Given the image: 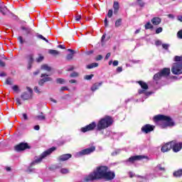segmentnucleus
Returning a JSON list of instances; mask_svg holds the SVG:
<instances>
[{"mask_svg":"<svg viewBox=\"0 0 182 182\" xmlns=\"http://www.w3.org/2000/svg\"><path fill=\"white\" fill-rule=\"evenodd\" d=\"M116 177L114 171H109V167L106 166H100L93 171L92 180H105V181H112Z\"/></svg>","mask_w":182,"mask_h":182,"instance_id":"1","label":"nucleus"},{"mask_svg":"<svg viewBox=\"0 0 182 182\" xmlns=\"http://www.w3.org/2000/svg\"><path fill=\"white\" fill-rule=\"evenodd\" d=\"M58 148L56 146H52L51 148L47 149L46 151H43L39 156V158L35 159L33 162H31V166L28 168L26 170L27 173H32L33 171V169L32 168L33 166H35V164H38L43 160V159H46V157H48V156H50L53 151L57 150Z\"/></svg>","mask_w":182,"mask_h":182,"instance_id":"2","label":"nucleus"},{"mask_svg":"<svg viewBox=\"0 0 182 182\" xmlns=\"http://www.w3.org/2000/svg\"><path fill=\"white\" fill-rule=\"evenodd\" d=\"M154 119L156 122H166V124L162 126L163 129H164L165 127H172L176 124L174 122H173V119H171V117L166 115L158 114V115H156L154 117Z\"/></svg>","mask_w":182,"mask_h":182,"instance_id":"3","label":"nucleus"},{"mask_svg":"<svg viewBox=\"0 0 182 182\" xmlns=\"http://www.w3.org/2000/svg\"><path fill=\"white\" fill-rule=\"evenodd\" d=\"M113 124V119L110 117H105L100 119L97 125V129L103 130L107 129L109 126Z\"/></svg>","mask_w":182,"mask_h":182,"instance_id":"4","label":"nucleus"},{"mask_svg":"<svg viewBox=\"0 0 182 182\" xmlns=\"http://www.w3.org/2000/svg\"><path fill=\"white\" fill-rule=\"evenodd\" d=\"M14 151L19 153L20 151H25V150H31V146L27 142H21L14 147Z\"/></svg>","mask_w":182,"mask_h":182,"instance_id":"5","label":"nucleus"},{"mask_svg":"<svg viewBox=\"0 0 182 182\" xmlns=\"http://www.w3.org/2000/svg\"><path fill=\"white\" fill-rule=\"evenodd\" d=\"M170 75V68H164L161 72L154 75V80H160L163 76H168Z\"/></svg>","mask_w":182,"mask_h":182,"instance_id":"6","label":"nucleus"},{"mask_svg":"<svg viewBox=\"0 0 182 182\" xmlns=\"http://www.w3.org/2000/svg\"><path fill=\"white\" fill-rule=\"evenodd\" d=\"M171 72L173 75H181L182 63H176L173 65Z\"/></svg>","mask_w":182,"mask_h":182,"instance_id":"7","label":"nucleus"},{"mask_svg":"<svg viewBox=\"0 0 182 182\" xmlns=\"http://www.w3.org/2000/svg\"><path fill=\"white\" fill-rule=\"evenodd\" d=\"M41 77L43 78L38 81L39 86H43L46 82H52V80H53V79L49 77V75L46 73H42Z\"/></svg>","mask_w":182,"mask_h":182,"instance_id":"8","label":"nucleus"},{"mask_svg":"<svg viewBox=\"0 0 182 182\" xmlns=\"http://www.w3.org/2000/svg\"><path fill=\"white\" fill-rule=\"evenodd\" d=\"M171 145L174 153H178L182 149V143L178 142L177 141H171Z\"/></svg>","mask_w":182,"mask_h":182,"instance_id":"9","label":"nucleus"},{"mask_svg":"<svg viewBox=\"0 0 182 182\" xmlns=\"http://www.w3.org/2000/svg\"><path fill=\"white\" fill-rule=\"evenodd\" d=\"M143 159H144V156H131L128 160L126 161V163H131L132 164H133V163H134V161H137L139 160H143Z\"/></svg>","mask_w":182,"mask_h":182,"instance_id":"10","label":"nucleus"},{"mask_svg":"<svg viewBox=\"0 0 182 182\" xmlns=\"http://www.w3.org/2000/svg\"><path fill=\"white\" fill-rule=\"evenodd\" d=\"M69 159H72V155L70 154H64L58 157V161L60 162L68 161Z\"/></svg>","mask_w":182,"mask_h":182,"instance_id":"11","label":"nucleus"},{"mask_svg":"<svg viewBox=\"0 0 182 182\" xmlns=\"http://www.w3.org/2000/svg\"><path fill=\"white\" fill-rule=\"evenodd\" d=\"M21 31H23V35L24 36L28 37V35H32V28L25 27V26H22L21 27Z\"/></svg>","mask_w":182,"mask_h":182,"instance_id":"12","label":"nucleus"},{"mask_svg":"<svg viewBox=\"0 0 182 182\" xmlns=\"http://www.w3.org/2000/svg\"><path fill=\"white\" fill-rule=\"evenodd\" d=\"M153 130H154V126H151L150 124H146L141 128V131L146 134L150 133V132H153Z\"/></svg>","mask_w":182,"mask_h":182,"instance_id":"13","label":"nucleus"},{"mask_svg":"<svg viewBox=\"0 0 182 182\" xmlns=\"http://www.w3.org/2000/svg\"><path fill=\"white\" fill-rule=\"evenodd\" d=\"M171 149V142H168L165 145L162 146L161 151H162V153H166V151H170Z\"/></svg>","mask_w":182,"mask_h":182,"instance_id":"14","label":"nucleus"},{"mask_svg":"<svg viewBox=\"0 0 182 182\" xmlns=\"http://www.w3.org/2000/svg\"><path fill=\"white\" fill-rule=\"evenodd\" d=\"M8 12H9V10L6 6H5L4 3H0V14H2V15L5 16L6 14H8Z\"/></svg>","mask_w":182,"mask_h":182,"instance_id":"15","label":"nucleus"},{"mask_svg":"<svg viewBox=\"0 0 182 182\" xmlns=\"http://www.w3.org/2000/svg\"><path fill=\"white\" fill-rule=\"evenodd\" d=\"M21 97L23 100H29V99H32V94L24 92L21 94Z\"/></svg>","mask_w":182,"mask_h":182,"instance_id":"16","label":"nucleus"},{"mask_svg":"<svg viewBox=\"0 0 182 182\" xmlns=\"http://www.w3.org/2000/svg\"><path fill=\"white\" fill-rule=\"evenodd\" d=\"M92 154V147L83 149L79 152L80 156H87Z\"/></svg>","mask_w":182,"mask_h":182,"instance_id":"17","label":"nucleus"},{"mask_svg":"<svg viewBox=\"0 0 182 182\" xmlns=\"http://www.w3.org/2000/svg\"><path fill=\"white\" fill-rule=\"evenodd\" d=\"M151 22L153 23L154 26L160 25L161 23V18L159 17H154L151 20Z\"/></svg>","mask_w":182,"mask_h":182,"instance_id":"18","label":"nucleus"},{"mask_svg":"<svg viewBox=\"0 0 182 182\" xmlns=\"http://www.w3.org/2000/svg\"><path fill=\"white\" fill-rule=\"evenodd\" d=\"M90 130H92V124H90L81 128V132L82 133H86L87 132H90Z\"/></svg>","mask_w":182,"mask_h":182,"instance_id":"19","label":"nucleus"},{"mask_svg":"<svg viewBox=\"0 0 182 182\" xmlns=\"http://www.w3.org/2000/svg\"><path fill=\"white\" fill-rule=\"evenodd\" d=\"M41 70H46V72H50L52 68L48 65V64L42 65L41 67Z\"/></svg>","mask_w":182,"mask_h":182,"instance_id":"20","label":"nucleus"},{"mask_svg":"<svg viewBox=\"0 0 182 182\" xmlns=\"http://www.w3.org/2000/svg\"><path fill=\"white\" fill-rule=\"evenodd\" d=\"M139 85H140L141 87L144 89V90H147L149 89V85L143 81H139L138 82Z\"/></svg>","mask_w":182,"mask_h":182,"instance_id":"21","label":"nucleus"},{"mask_svg":"<svg viewBox=\"0 0 182 182\" xmlns=\"http://www.w3.org/2000/svg\"><path fill=\"white\" fill-rule=\"evenodd\" d=\"M113 8H114V14H117V12H119V8L118 1H114V2Z\"/></svg>","mask_w":182,"mask_h":182,"instance_id":"22","label":"nucleus"},{"mask_svg":"<svg viewBox=\"0 0 182 182\" xmlns=\"http://www.w3.org/2000/svg\"><path fill=\"white\" fill-rule=\"evenodd\" d=\"M100 86H102V82H97L94 84L92 88V92H95V90H97V89H99Z\"/></svg>","mask_w":182,"mask_h":182,"instance_id":"23","label":"nucleus"},{"mask_svg":"<svg viewBox=\"0 0 182 182\" xmlns=\"http://www.w3.org/2000/svg\"><path fill=\"white\" fill-rule=\"evenodd\" d=\"M36 36L38 39H41L42 41H44L45 42H46V43H49V41L46 38L43 37L42 34L37 33Z\"/></svg>","mask_w":182,"mask_h":182,"instance_id":"24","label":"nucleus"},{"mask_svg":"<svg viewBox=\"0 0 182 182\" xmlns=\"http://www.w3.org/2000/svg\"><path fill=\"white\" fill-rule=\"evenodd\" d=\"M173 177H181L182 176V169H179L173 173Z\"/></svg>","mask_w":182,"mask_h":182,"instance_id":"25","label":"nucleus"},{"mask_svg":"<svg viewBox=\"0 0 182 182\" xmlns=\"http://www.w3.org/2000/svg\"><path fill=\"white\" fill-rule=\"evenodd\" d=\"M48 53L50 55H53V56H58V55H59V51L56 50H52V49H50L48 50Z\"/></svg>","mask_w":182,"mask_h":182,"instance_id":"26","label":"nucleus"},{"mask_svg":"<svg viewBox=\"0 0 182 182\" xmlns=\"http://www.w3.org/2000/svg\"><path fill=\"white\" fill-rule=\"evenodd\" d=\"M50 171H55L58 170V168H60V167L58 165H52L51 166L48 167Z\"/></svg>","mask_w":182,"mask_h":182,"instance_id":"27","label":"nucleus"},{"mask_svg":"<svg viewBox=\"0 0 182 182\" xmlns=\"http://www.w3.org/2000/svg\"><path fill=\"white\" fill-rule=\"evenodd\" d=\"M41 114H43V112L41 113ZM36 120H45V119H46V117H45V115H37L35 117Z\"/></svg>","mask_w":182,"mask_h":182,"instance_id":"28","label":"nucleus"},{"mask_svg":"<svg viewBox=\"0 0 182 182\" xmlns=\"http://www.w3.org/2000/svg\"><path fill=\"white\" fill-rule=\"evenodd\" d=\"M65 79L63 78H57L56 79V82L58 84V85H63L64 83H65Z\"/></svg>","mask_w":182,"mask_h":182,"instance_id":"29","label":"nucleus"},{"mask_svg":"<svg viewBox=\"0 0 182 182\" xmlns=\"http://www.w3.org/2000/svg\"><path fill=\"white\" fill-rule=\"evenodd\" d=\"M145 29H153V25L151 24V23H150V21H148L146 24H145Z\"/></svg>","mask_w":182,"mask_h":182,"instance_id":"30","label":"nucleus"},{"mask_svg":"<svg viewBox=\"0 0 182 182\" xmlns=\"http://www.w3.org/2000/svg\"><path fill=\"white\" fill-rule=\"evenodd\" d=\"M60 173H61V174H68L70 171H69V169L66 168H63L60 169Z\"/></svg>","mask_w":182,"mask_h":182,"instance_id":"31","label":"nucleus"},{"mask_svg":"<svg viewBox=\"0 0 182 182\" xmlns=\"http://www.w3.org/2000/svg\"><path fill=\"white\" fill-rule=\"evenodd\" d=\"M84 181L90 182L92 181V173H90L88 176H85L84 178Z\"/></svg>","mask_w":182,"mask_h":182,"instance_id":"32","label":"nucleus"},{"mask_svg":"<svg viewBox=\"0 0 182 182\" xmlns=\"http://www.w3.org/2000/svg\"><path fill=\"white\" fill-rule=\"evenodd\" d=\"M28 65H32L33 63V55L31 54L28 56Z\"/></svg>","mask_w":182,"mask_h":182,"instance_id":"33","label":"nucleus"},{"mask_svg":"<svg viewBox=\"0 0 182 182\" xmlns=\"http://www.w3.org/2000/svg\"><path fill=\"white\" fill-rule=\"evenodd\" d=\"M18 42L21 43V45H23V43H26V41L23 40V37L18 36L17 38Z\"/></svg>","mask_w":182,"mask_h":182,"instance_id":"34","label":"nucleus"},{"mask_svg":"<svg viewBox=\"0 0 182 182\" xmlns=\"http://www.w3.org/2000/svg\"><path fill=\"white\" fill-rule=\"evenodd\" d=\"M175 62H182V56L176 55L174 57Z\"/></svg>","mask_w":182,"mask_h":182,"instance_id":"35","label":"nucleus"},{"mask_svg":"<svg viewBox=\"0 0 182 182\" xmlns=\"http://www.w3.org/2000/svg\"><path fill=\"white\" fill-rule=\"evenodd\" d=\"M122 25V18H119L118 20L116 21L115 22V26L116 28H119Z\"/></svg>","mask_w":182,"mask_h":182,"instance_id":"36","label":"nucleus"},{"mask_svg":"<svg viewBox=\"0 0 182 182\" xmlns=\"http://www.w3.org/2000/svg\"><path fill=\"white\" fill-rule=\"evenodd\" d=\"M73 53H70V54H68L67 56H66V60H72V59H73Z\"/></svg>","mask_w":182,"mask_h":182,"instance_id":"37","label":"nucleus"},{"mask_svg":"<svg viewBox=\"0 0 182 182\" xmlns=\"http://www.w3.org/2000/svg\"><path fill=\"white\" fill-rule=\"evenodd\" d=\"M163 49H165V50H168V48H170V44L164 43L162 44Z\"/></svg>","mask_w":182,"mask_h":182,"instance_id":"38","label":"nucleus"},{"mask_svg":"<svg viewBox=\"0 0 182 182\" xmlns=\"http://www.w3.org/2000/svg\"><path fill=\"white\" fill-rule=\"evenodd\" d=\"M75 22H79V21H80V19H82V15L80 14H77L75 16Z\"/></svg>","mask_w":182,"mask_h":182,"instance_id":"39","label":"nucleus"},{"mask_svg":"<svg viewBox=\"0 0 182 182\" xmlns=\"http://www.w3.org/2000/svg\"><path fill=\"white\" fill-rule=\"evenodd\" d=\"M6 84L11 85H14V82H12V80L10 77H9L6 80Z\"/></svg>","mask_w":182,"mask_h":182,"instance_id":"40","label":"nucleus"},{"mask_svg":"<svg viewBox=\"0 0 182 182\" xmlns=\"http://www.w3.org/2000/svg\"><path fill=\"white\" fill-rule=\"evenodd\" d=\"M44 58L42 55H40L38 58H36L37 63H41L42 60H43Z\"/></svg>","mask_w":182,"mask_h":182,"instance_id":"41","label":"nucleus"},{"mask_svg":"<svg viewBox=\"0 0 182 182\" xmlns=\"http://www.w3.org/2000/svg\"><path fill=\"white\" fill-rule=\"evenodd\" d=\"M77 76H79V73H77L76 72H73V73H71L70 75V77H77Z\"/></svg>","mask_w":182,"mask_h":182,"instance_id":"42","label":"nucleus"},{"mask_svg":"<svg viewBox=\"0 0 182 182\" xmlns=\"http://www.w3.org/2000/svg\"><path fill=\"white\" fill-rule=\"evenodd\" d=\"M12 90L14 92H19V87L18 85H14L12 87Z\"/></svg>","mask_w":182,"mask_h":182,"instance_id":"43","label":"nucleus"},{"mask_svg":"<svg viewBox=\"0 0 182 182\" xmlns=\"http://www.w3.org/2000/svg\"><path fill=\"white\" fill-rule=\"evenodd\" d=\"M161 32H163V28L159 27V28H156V33L159 34V33H161Z\"/></svg>","mask_w":182,"mask_h":182,"instance_id":"44","label":"nucleus"},{"mask_svg":"<svg viewBox=\"0 0 182 182\" xmlns=\"http://www.w3.org/2000/svg\"><path fill=\"white\" fill-rule=\"evenodd\" d=\"M103 59V56L102 55H98L97 57H95V60H102Z\"/></svg>","mask_w":182,"mask_h":182,"instance_id":"45","label":"nucleus"},{"mask_svg":"<svg viewBox=\"0 0 182 182\" xmlns=\"http://www.w3.org/2000/svg\"><path fill=\"white\" fill-rule=\"evenodd\" d=\"M177 36H178V38H179V39H182V30H181L178 32Z\"/></svg>","mask_w":182,"mask_h":182,"instance_id":"46","label":"nucleus"},{"mask_svg":"<svg viewBox=\"0 0 182 182\" xmlns=\"http://www.w3.org/2000/svg\"><path fill=\"white\" fill-rule=\"evenodd\" d=\"M60 90V92H63L65 90H69V88L66 86H64V87H61Z\"/></svg>","mask_w":182,"mask_h":182,"instance_id":"47","label":"nucleus"},{"mask_svg":"<svg viewBox=\"0 0 182 182\" xmlns=\"http://www.w3.org/2000/svg\"><path fill=\"white\" fill-rule=\"evenodd\" d=\"M84 79H85V80H90L92 79V75H85V76L84 77Z\"/></svg>","mask_w":182,"mask_h":182,"instance_id":"48","label":"nucleus"},{"mask_svg":"<svg viewBox=\"0 0 182 182\" xmlns=\"http://www.w3.org/2000/svg\"><path fill=\"white\" fill-rule=\"evenodd\" d=\"M107 15L109 18H112L113 16V10H109Z\"/></svg>","mask_w":182,"mask_h":182,"instance_id":"49","label":"nucleus"},{"mask_svg":"<svg viewBox=\"0 0 182 182\" xmlns=\"http://www.w3.org/2000/svg\"><path fill=\"white\" fill-rule=\"evenodd\" d=\"M105 39H106V34H104V35L102 36V38H101L102 45H103V44L105 43Z\"/></svg>","mask_w":182,"mask_h":182,"instance_id":"50","label":"nucleus"},{"mask_svg":"<svg viewBox=\"0 0 182 182\" xmlns=\"http://www.w3.org/2000/svg\"><path fill=\"white\" fill-rule=\"evenodd\" d=\"M0 66L1 68H5L6 64L5 62L2 61V60L0 59Z\"/></svg>","mask_w":182,"mask_h":182,"instance_id":"51","label":"nucleus"},{"mask_svg":"<svg viewBox=\"0 0 182 182\" xmlns=\"http://www.w3.org/2000/svg\"><path fill=\"white\" fill-rule=\"evenodd\" d=\"M119 153H120V150L117 149L115 151L112 153V156H116L117 154H119Z\"/></svg>","mask_w":182,"mask_h":182,"instance_id":"52","label":"nucleus"},{"mask_svg":"<svg viewBox=\"0 0 182 182\" xmlns=\"http://www.w3.org/2000/svg\"><path fill=\"white\" fill-rule=\"evenodd\" d=\"M34 92L38 94L41 93V91H39V87H38V86L34 87Z\"/></svg>","mask_w":182,"mask_h":182,"instance_id":"53","label":"nucleus"},{"mask_svg":"<svg viewBox=\"0 0 182 182\" xmlns=\"http://www.w3.org/2000/svg\"><path fill=\"white\" fill-rule=\"evenodd\" d=\"M97 66H99V63H92V68H97Z\"/></svg>","mask_w":182,"mask_h":182,"instance_id":"54","label":"nucleus"},{"mask_svg":"<svg viewBox=\"0 0 182 182\" xmlns=\"http://www.w3.org/2000/svg\"><path fill=\"white\" fill-rule=\"evenodd\" d=\"M58 48L60 49H66V46H65V45H58Z\"/></svg>","mask_w":182,"mask_h":182,"instance_id":"55","label":"nucleus"},{"mask_svg":"<svg viewBox=\"0 0 182 182\" xmlns=\"http://www.w3.org/2000/svg\"><path fill=\"white\" fill-rule=\"evenodd\" d=\"M113 66H117L119 65L118 60H114L112 63Z\"/></svg>","mask_w":182,"mask_h":182,"instance_id":"56","label":"nucleus"},{"mask_svg":"<svg viewBox=\"0 0 182 182\" xmlns=\"http://www.w3.org/2000/svg\"><path fill=\"white\" fill-rule=\"evenodd\" d=\"M123 71V68L122 67H118L117 68V72H118L119 73H120V72H122Z\"/></svg>","mask_w":182,"mask_h":182,"instance_id":"57","label":"nucleus"},{"mask_svg":"<svg viewBox=\"0 0 182 182\" xmlns=\"http://www.w3.org/2000/svg\"><path fill=\"white\" fill-rule=\"evenodd\" d=\"M23 120H28V114L23 113Z\"/></svg>","mask_w":182,"mask_h":182,"instance_id":"58","label":"nucleus"},{"mask_svg":"<svg viewBox=\"0 0 182 182\" xmlns=\"http://www.w3.org/2000/svg\"><path fill=\"white\" fill-rule=\"evenodd\" d=\"M155 44L156 46H160L161 45V41H157L155 42Z\"/></svg>","mask_w":182,"mask_h":182,"instance_id":"59","label":"nucleus"},{"mask_svg":"<svg viewBox=\"0 0 182 182\" xmlns=\"http://www.w3.org/2000/svg\"><path fill=\"white\" fill-rule=\"evenodd\" d=\"M26 89L29 92L28 93H31V95H32V93H33V91L31 90V87H26Z\"/></svg>","mask_w":182,"mask_h":182,"instance_id":"60","label":"nucleus"},{"mask_svg":"<svg viewBox=\"0 0 182 182\" xmlns=\"http://www.w3.org/2000/svg\"><path fill=\"white\" fill-rule=\"evenodd\" d=\"M75 70V67L71 66L70 68H68L67 71L68 72H72V70Z\"/></svg>","mask_w":182,"mask_h":182,"instance_id":"61","label":"nucleus"},{"mask_svg":"<svg viewBox=\"0 0 182 182\" xmlns=\"http://www.w3.org/2000/svg\"><path fill=\"white\" fill-rule=\"evenodd\" d=\"M138 4H139V6H144V2H143V1H138Z\"/></svg>","mask_w":182,"mask_h":182,"instance_id":"62","label":"nucleus"},{"mask_svg":"<svg viewBox=\"0 0 182 182\" xmlns=\"http://www.w3.org/2000/svg\"><path fill=\"white\" fill-rule=\"evenodd\" d=\"M96 127V122H92V130H93V129H95Z\"/></svg>","mask_w":182,"mask_h":182,"instance_id":"63","label":"nucleus"},{"mask_svg":"<svg viewBox=\"0 0 182 182\" xmlns=\"http://www.w3.org/2000/svg\"><path fill=\"white\" fill-rule=\"evenodd\" d=\"M177 19L179 21V22H182V16H178Z\"/></svg>","mask_w":182,"mask_h":182,"instance_id":"64","label":"nucleus"}]
</instances>
